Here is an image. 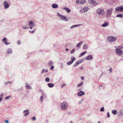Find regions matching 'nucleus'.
Instances as JSON below:
<instances>
[{
	"label": "nucleus",
	"instance_id": "obj_61",
	"mask_svg": "<svg viewBox=\"0 0 123 123\" xmlns=\"http://www.w3.org/2000/svg\"><path fill=\"white\" fill-rule=\"evenodd\" d=\"M12 81H10L8 82V83H12Z\"/></svg>",
	"mask_w": 123,
	"mask_h": 123
},
{
	"label": "nucleus",
	"instance_id": "obj_13",
	"mask_svg": "<svg viewBox=\"0 0 123 123\" xmlns=\"http://www.w3.org/2000/svg\"><path fill=\"white\" fill-rule=\"evenodd\" d=\"M92 58V57L91 55H89L86 58V60H90Z\"/></svg>",
	"mask_w": 123,
	"mask_h": 123
},
{
	"label": "nucleus",
	"instance_id": "obj_25",
	"mask_svg": "<svg viewBox=\"0 0 123 123\" xmlns=\"http://www.w3.org/2000/svg\"><path fill=\"white\" fill-rule=\"evenodd\" d=\"M86 2V1L85 0H80V4H83Z\"/></svg>",
	"mask_w": 123,
	"mask_h": 123
},
{
	"label": "nucleus",
	"instance_id": "obj_60",
	"mask_svg": "<svg viewBox=\"0 0 123 123\" xmlns=\"http://www.w3.org/2000/svg\"><path fill=\"white\" fill-rule=\"evenodd\" d=\"M48 70L46 69L45 70V73H47V72H48Z\"/></svg>",
	"mask_w": 123,
	"mask_h": 123
},
{
	"label": "nucleus",
	"instance_id": "obj_24",
	"mask_svg": "<svg viewBox=\"0 0 123 123\" xmlns=\"http://www.w3.org/2000/svg\"><path fill=\"white\" fill-rule=\"evenodd\" d=\"M7 52L8 54H11L12 53V50L11 49H7Z\"/></svg>",
	"mask_w": 123,
	"mask_h": 123
},
{
	"label": "nucleus",
	"instance_id": "obj_40",
	"mask_svg": "<svg viewBox=\"0 0 123 123\" xmlns=\"http://www.w3.org/2000/svg\"><path fill=\"white\" fill-rule=\"evenodd\" d=\"M76 3L77 4H80V0H76Z\"/></svg>",
	"mask_w": 123,
	"mask_h": 123
},
{
	"label": "nucleus",
	"instance_id": "obj_53",
	"mask_svg": "<svg viewBox=\"0 0 123 123\" xmlns=\"http://www.w3.org/2000/svg\"><path fill=\"white\" fill-rule=\"evenodd\" d=\"M44 71L45 69L44 68L43 69L42 72L41 73L43 74L44 72Z\"/></svg>",
	"mask_w": 123,
	"mask_h": 123
},
{
	"label": "nucleus",
	"instance_id": "obj_21",
	"mask_svg": "<svg viewBox=\"0 0 123 123\" xmlns=\"http://www.w3.org/2000/svg\"><path fill=\"white\" fill-rule=\"evenodd\" d=\"M108 24V22H105L104 24H103L102 26L103 27H105Z\"/></svg>",
	"mask_w": 123,
	"mask_h": 123
},
{
	"label": "nucleus",
	"instance_id": "obj_30",
	"mask_svg": "<svg viewBox=\"0 0 123 123\" xmlns=\"http://www.w3.org/2000/svg\"><path fill=\"white\" fill-rule=\"evenodd\" d=\"M86 51H85L82 53H81V54L80 55H79V57H80L82 56H83V55H84L86 53Z\"/></svg>",
	"mask_w": 123,
	"mask_h": 123
},
{
	"label": "nucleus",
	"instance_id": "obj_55",
	"mask_svg": "<svg viewBox=\"0 0 123 123\" xmlns=\"http://www.w3.org/2000/svg\"><path fill=\"white\" fill-rule=\"evenodd\" d=\"M83 43V42L82 41V42H80L79 43V44H80V45L81 44H82Z\"/></svg>",
	"mask_w": 123,
	"mask_h": 123
},
{
	"label": "nucleus",
	"instance_id": "obj_2",
	"mask_svg": "<svg viewBox=\"0 0 123 123\" xmlns=\"http://www.w3.org/2000/svg\"><path fill=\"white\" fill-rule=\"evenodd\" d=\"M113 10L112 8L108 9L107 10L106 12V17L107 18H109L111 17Z\"/></svg>",
	"mask_w": 123,
	"mask_h": 123
},
{
	"label": "nucleus",
	"instance_id": "obj_37",
	"mask_svg": "<svg viewBox=\"0 0 123 123\" xmlns=\"http://www.w3.org/2000/svg\"><path fill=\"white\" fill-rule=\"evenodd\" d=\"M57 15L59 17V18H60V17H61V16L62 15H61V14H60L59 12H57Z\"/></svg>",
	"mask_w": 123,
	"mask_h": 123
},
{
	"label": "nucleus",
	"instance_id": "obj_54",
	"mask_svg": "<svg viewBox=\"0 0 123 123\" xmlns=\"http://www.w3.org/2000/svg\"><path fill=\"white\" fill-rule=\"evenodd\" d=\"M30 27V28L31 29H32L35 26H31Z\"/></svg>",
	"mask_w": 123,
	"mask_h": 123
},
{
	"label": "nucleus",
	"instance_id": "obj_3",
	"mask_svg": "<svg viewBox=\"0 0 123 123\" xmlns=\"http://www.w3.org/2000/svg\"><path fill=\"white\" fill-rule=\"evenodd\" d=\"M123 49V47H121L120 49H116V54L120 56L123 54V52L120 49Z\"/></svg>",
	"mask_w": 123,
	"mask_h": 123
},
{
	"label": "nucleus",
	"instance_id": "obj_47",
	"mask_svg": "<svg viewBox=\"0 0 123 123\" xmlns=\"http://www.w3.org/2000/svg\"><path fill=\"white\" fill-rule=\"evenodd\" d=\"M5 123H9L8 120H4Z\"/></svg>",
	"mask_w": 123,
	"mask_h": 123
},
{
	"label": "nucleus",
	"instance_id": "obj_29",
	"mask_svg": "<svg viewBox=\"0 0 123 123\" xmlns=\"http://www.w3.org/2000/svg\"><path fill=\"white\" fill-rule=\"evenodd\" d=\"M117 112V111L115 110H113L112 111V113L114 115L116 114Z\"/></svg>",
	"mask_w": 123,
	"mask_h": 123
},
{
	"label": "nucleus",
	"instance_id": "obj_4",
	"mask_svg": "<svg viewBox=\"0 0 123 123\" xmlns=\"http://www.w3.org/2000/svg\"><path fill=\"white\" fill-rule=\"evenodd\" d=\"M96 12L97 14H100L101 15H103L105 13L104 10L101 8L98 9L96 11Z\"/></svg>",
	"mask_w": 123,
	"mask_h": 123
},
{
	"label": "nucleus",
	"instance_id": "obj_8",
	"mask_svg": "<svg viewBox=\"0 0 123 123\" xmlns=\"http://www.w3.org/2000/svg\"><path fill=\"white\" fill-rule=\"evenodd\" d=\"M89 10V8L88 7H85L81 9L80 12L81 13H83L87 12Z\"/></svg>",
	"mask_w": 123,
	"mask_h": 123
},
{
	"label": "nucleus",
	"instance_id": "obj_62",
	"mask_svg": "<svg viewBox=\"0 0 123 123\" xmlns=\"http://www.w3.org/2000/svg\"><path fill=\"white\" fill-rule=\"evenodd\" d=\"M76 64L77 65L79 64V63L78 62H77V63H76Z\"/></svg>",
	"mask_w": 123,
	"mask_h": 123
},
{
	"label": "nucleus",
	"instance_id": "obj_7",
	"mask_svg": "<svg viewBox=\"0 0 123 123\" xmlns=\"http://www.w3.org/2000/svg\"><path fill=\"white\" fill-rule=\"evenodd\" d=\"M89 2L90 3H91L93 5L95 6H97L98 3L96 1L93 0H89Z\"/></svg>",
	"mask_w": 123,
	"mask_h": 123
},
{
	"label": "nucleus",
	"instance_id": "obj_56",
	"mask_svg": "<svg viewBox=\"0 0 123 123\" xmlns=\"http://www.w3.org/2000/svg\"><path fill=\"white\" fill-rule=\"evenodd\" d=\"M81 79L82 80H84V78L82 76V77H81Z\"/></svg>",
	"mask_w": 123,
	"mask_h": 123
},
{
	"label": "nucleus",
	"instance_id": "obj_10",
	"mask_svg": "<svg viewBox=\"0 0 123 123\" xmlns=\"http://www.w3.org/2000/svg\"><path fill=\"white\" fill-rule=\"evenodd\" d=\"M29 26H35L36 25L35 23L32 21H31L29 22Z\"/></svg>",
	"mask_w": 123,
	"mask_h": 123
},
{
	"label": "nucleus",
	"instance_id": "obj_20",
	"mask_svg": "<svg viewBox=\"0 0 123 123\" xmlns=\"http://www.w3.org/2000/svg\"><path fill=\"white\" fill-rule=\"evenodd\" d=\"M88 48V46L87 45L86 43H85L83 46V49H86Z\"/></svg>",
	"mask_w": 123,
	"mask_h": 123
},
{
	"label": "nucleus",
	"instance_id": "obj_45",
	"mask_svg": "<svg viewBox=\"0 0 123 123\" xmlns=\"http://www.w3.org/2000/svg\"><path fill=\"white\" fill-rule=\"evenodd\" d=\"M54 67L52 65L51 66V67L50 68V70H53L54 69Z\"/></svg>",
	"mask_w": 123,
	"mask_h": 123
},
{
	"label": "nucleus",
	"instance_id": "obj_17",
	"mask_svg": "<svg viewBox=\"0 0 123 123\" xmlns=\"http://www.w3.org/2000/svg\"><path fill=\"white\" fill-rule=\"evenodd\" d=\"M25 85L26 87L28 89H30L31 88V86H29V84L27 83H25Z\"/></svg>",
	"mask_w": 123,
	"mask_h": 123
},
{
	"label": "nucleus",
	"instance_id": "obj_32",
	"mask_svg": "<svg viewBox=\"0 0 123 123\" xmlns=\"http://www.w3.org/2000/svg\"><path fill=\"white\" fill-rule=\"evenodd\" d=\"M83 84V82H81L79 84H78L77 86L78 87H79L81 86V85H82Z\"/></svg>",
	"mask_w": 123,
	"mask_h": 123
},
{
	"label": "nucleus",
	"instance_id": "obj_12",
	"mask_svg": "<svg viewBox=\"0 0 123 123\" xmlns=\"http://www.w3.org/2000/svg\"><path fill=\"white\" fill-rule=\"evenodd\" d=\"M3 42L6 45H7L10 44V43H7L6 38L4 37L3 39L2 40Z\"/></svg>",
	"mask_w": 123,
	"mask_h": 123
},
{
	"label": "nucleus",
	"instance_id": "obj_16",
	"mask_svg": "<svg viewBox=\"0 0 123 123\" xmlns=\"http://www.w3.org/2000/svg\"><path fill=\"white\" fill-rule=\"evenodd\" d=\"M84 92L82 91H80L78 93V95L80 96H81L82 95H84Z\"/></svg>",
	"mask_w": 123,
	"mask_h": 123
},
{
	"label": "nucleus",
	"instance_id": "obj_28",
	"mask_svg": "<svg viewBox=\"0 0 123 123\" xmlns=\"http://www.w3.org/2000/svg\"><path fill=\"white\" fill-rule=\"evenodd\" d=\"M123 113H122V111H121L119 112L118 113V115L119 116H121L123 115Z\"/></svg>",
	"mask_w": 123,
	"mask_h": 123
},
{
	"label": "nucleus",
	"instance_id": "obj_35",
	"mask_svg": "<svg viewBox=\"0 0 123 123\" xmlns=\"http://www.w3.org/2000/svg\"><path fill=\"white\" fill-rule=\"evenodd\" d=\"M43 95L41 96L40 97V102H42L43 100Z\"/></svg>",
	"mask_w": 123,
	"mask_h": 123
},
{
	"label": "nucleus",
	"instance_id": "obj_51",
	"mask_svg": "<svg viewBox=\"0 0 123 123\" xmlns=\"http://www.w3.org/2000/svg\"><path fill=\"white\" fill-rule=\"evenodd\" d=\"M80 45L79 44V43H78L77 44L76 47H80Z\"/></svg>",
	"mask_w": 123,
	"mask_h": 123
},
{
	"label": "nucleus",
	"instance_id": "obj_33",
	"mask_svg": "<svg viewBox=\"0 0 123 123\" xmlns=\"http://www.w3.org/2000/svg\"><path fill=\"white\" fill-rule=\"evenodd\" d=\"M73 62L72 61H70L67 63V65H70L73 63Z\"/></svg>",
	"mask_w": 123,
	"mask_h": 123
},
{
	"label": "nucleus",
	"instance_id": "obj_58",
	"mask_svg": "<svg viewBox=\"0 0 123 123\" xmlns=\"http://www.w3.org/2000/svg\"><path fill=\"white\" fill-rule=\"evenodd\" d=\"M73 66L74 67H76L77 66V64L76 63H75L74 65H73Z\"/></svg>",
	"mask_w": 123,
	"mask_h": 123
},
{
	"label": "nucleus",
	"instance_id": "obj_34",
	"mask_svg": "<svg viewBox=\"0 0 123 123\" xmlns=\"http://www.w3.org/2000/svg\"><path fill=\"white\" fill-rule=\"evenodd\" d=\"M50 79L48 77H46L45 79V81L47 82H48L49 81Z\"/></svg>",
	"mask_w": 123,
	"mask_h": 123
},
{
	"label": "nucleus",
	"instance_id": "obj_36",
	"mask_svg": "<svg viewBox=\"0 0 123 123\" xmlns=\"http://www.w3.org/2000/svg\"><path fill=\"white\" fill-rule=\"evenodd\" d=\"M75 51L74 49H73L71 51L70 53L71 54H73Z\"/></svg>",
	"mask_w": 123,
	"mask_h": 123
},
{
	"label": "nucleus",
	"instance_id": "obj_19",
	"mask_svg": "<svg viewBox=\"0 0 123 123\" xmlns=\"http://www.w3.org/2000/svg\"><path fill=\"white\" fill-rule=\"evenodd\" d=\"M22 28L24 29H27L29 28V27H28L27 25H22Z\"/></svg>",
	"mask_w": 123,
	"mask_h": 123
},
{
	"label": "nucleus",
	"instance_id": "obj_46",
	"mask_svg": "<svg viewBox=\"0 0 123 123\" xmlns=\"http://www.w3.org/2000/svg\"><path fill=\"white\" fill-rule=\"evenodd\" d=\"M32 120L33 121H34L36 120V117H34L32 118Z\"/></svg>",
	"mask_w": 123,
	"mask_h": 123
},
{
	"label": "nucleus",
	"instance_id": "obj_26",
	"mask_svg": "<svg viewBox=\"0 0 123 123\" xmlns=\"http://www.w3.org/2000/svg\"><path fill=\"white\" fill-rule=\"evenodd\" d=\"M48 85L49 87H52L54 86V84H53L51 83H48Z\"/></svg>",
	"mask_w": 123,
	"mask_h": 123
},
{
	"label": "nucleus",
	"instance_id": "obj_63",
	"mask_svg": "<svg viewBox=\"0 0 123 123\" xmlns=\"http://www.w3.org/2000/svg\"><path fill=\"white\" fill-rule=\"evenodd\" d=\"M76 64L77 65L79 64V63L78 62H77V63H76Z\"/></svg>",
	"mask_w": 123,
	"mask_h": 123
},
{
	"label": "nucleus",
	"instance_id": "obj_49",
	"mask_svg": "<svg viewBox=\"0 0 123 123\" xmlns=\"http://www.w3.org/2000/svg\"><path fill=\"white\" fill-rule=\"evenodd\" d=\"M107 117H110V115L109 114V112H108L107 113Z\"/></svg>",
	"mask_w": 123,
	"mask_h": 123
},
{
	"label": "nucleus",
	"instance_id": "obj_5",
	"mask_svg": "<svg viewBox=\"0 0 123 123\" xmlns=\"http://www.w3.org/2000/svg\"><path fill=\"white\" fill-rule=\"evenodd\" d=\"M117 38L116 37L110 36L107 37V39L108 41L110 42H112L116 41Z\"/></svg>",
	"mask_w": 123,
	"mask_h": 123
},
{
	"label": "nucleus",
	"instance_id": "obj_31",
	"mask_svg": "<svg viewBox=\"0 0 123 123\" xmlns=\"http://www.w3.org/2000/svg\"><path fill=\"white\" fill-rule=\"evenodd\" d=\"M75 57L73 56H71V61H72L73 62L74 60H75Z\"/></svg>",
	"mask_w": 123,
	"mask_h": 123
},
{
	"label": "nucleus",
	"instance_id": "obj_41",
	"mask_svg": "<svg viewBox=\"0 0 123 123\" xmlns=\"http://www.w3.org/2000/svg\"><path fill=\"white\" fill-rule=\"evenodd\" d=\"M11 97V96H7L6 97H5V99H8L10 97Z\"/></svg>",
	"mask_w": 123,
	"mask_h": 123
},
{
	"label": "nucleus",
	"instance_id": "obj_42",
	"mask_svg": "<svg viewBox=\"0 0 123 123\" xmlns=\"http://www.w3.org/2000/svg\"><path fill=\"white\" fill-rule=\"evenodd\" d=\"M29 32L30 33H34V32H35V31L34 30L32 31H29Z\"/></svg>",
	"mask_w": 123,
	"mask_h": 123
},
{
	"label": "nucleus",
	"instance_id": "obj_59",
	"mask_svg": "<svg viewBox=\"0 0 123 123\" xmlns=\"http://www.w3.org/2000/svg\"><path fill=\"white\" fill-rule=\"evenodd\" d=\"M84 68V67H80V69L81 70H82Z\"/></svg>",
	"mask_w": 123,
	"mask_h": 123
},
{
	"label": "nucleus",
	"instance_id": "obj_43",
	"mask_svg": "<svg viewBox=\"0 0 123 123\" xmlns=\"http://www.w3.org/2000/svg\"><path fill=\"white\" fill-rule=\"evenodd\" d=\"M83 60H78L77 62L79 63H80L82 62Z\"/></svg>",
	"mask_w": 123,
	"mask_h": 123
},
{
	"label": "nucleus",
	"instance_id": "obj_9",
	"mask_svg": "<svg viewBox=\"0 0 123 123\" xmlns=\"http://www.w3.org/2000/svg\"><path fill=\"white\" fill-rule=\"evenodd\" d=\"M4 4L5 6V8L6 9L8 8L9 6V5L8 2L6 1H5L4 2Z\"/></svg>",
	"mask_w": 123,
	"mask_h": 123
},
{
	"label": "nucleus",
	"instance_id": "obj_50",
	"mask_svg": "<svg viewBox=\"0 0 123 123\" xmlns=\"http://www.w3.org/2000/svg\"><path fill=\"white\" fill-rule=\"evenodd\" d=\"M63 64L62 63H61V68H63Z\"/></svg>",
	"mask_w": 123,
	"mask_h": 123
},
{
	"label": "nucleus",
	"instance_id": "obj_11",
	"mask_svg": "<svg viewBox=\"0 0 123 123\" xmlns=\"http://www.w3.org/2000/svg\"><path fill=\"white\" fill-rule=\"evenodd\" d=\"M60 18L63 20L66 21H68V19H67L63 15H62L61 17H60Z\"/></svg>",
	"mask_w": 123,
	"mask_h": 123
},
{
	"label": "nucleus",
	"instance_id": "obj_27",
	"mask_svg": "<svg viewBox=\"0 0 123 123\" xmlns=\"http://www.w3.org/2000/svg\"><path fill=\"white\" fill-rule=\"evenodd\" d=\"M116 17L119 18H122L123 17V15L122 14H119L117 15L116 16Z\"/></svg>",
	"mask_w": 123,
	"mask_h": 123
},
{
	"label": "nucleus",
	"instance_id": "obj_57",
	"mask_svg": "<svg viewBox=\"0 0 123 123\" xmlns=\"http://www.w3.org/2000/svg\"><path fill=\"white\" fill-rule=\"evenodd\" d=\"M66 85L65 84H63L62 85V87L64 86H66Z\"/></svg>",
	"mask_w": 123,
	"mask_h": 123
},
{
	"label": "nucleus",
	"instance_id": "obj_14",
	"mask_svg": "<svg viewBox=\"0 0 123 123\" xmlns=\"http://www.w3.org/2000/svg\"><path fill=\"white\" fill-rule=\"evenodd\" d=\"M63 9L65 10L66 12L68 13H69L71 11V10L67 7H64L63 8Z\"/></svg>",
	"mask_w": 123,
	"mask_h": 123
},
{
	"label": "nucleus",
	"instance_id": "obj_1",
	"mask_svg": "<svg viewBox=\"0 0 123 123\" xmlns=\"http://www.w3.org/2000/svg\"><path fill=\"white\" fill-rule=\"evenodd\" d=\"M61 109L64 111H66L68 107V104L67 102H63L61 104Z\"/></svg>",
	"mask_w": 123,
	"mask_h": 123
},
{
	"label": "nucleus",
	"instance_id": "obj_48",
	"mask_svg": "<svg viewBox=\"0 0 123 123\" xmlns=\"http://www.w3.org/2000/svg\"><path fill=\"white\" fill-rule=\"evenodd\" d=\"M17 43L18 44H20L21 43V42L20 40H18L17 42Z\"/></svg>",
	"mask_w": 123,
	"mask_h": 123
},
{
	"label": "nucleus",
	"instance_id": "obj_15",
	"mask_svg": "<svg viewBox=\"0 0 123 123\" xmlns=\"http://www.w3.org/2000/svg\"><path fill=\"white\" fill-rule=\"evenodd\" d=\"M24 113L25 114L24 115V116H27L29 115V111L28 110H25L24 111Z\"/></svg>",
	"mask_w": 123,
	"mask_h": 123
},
{
	"label": "nucleus",
	"instance_id": "obj_64",
	"mask_svg": "<svg viewBox=\"0 0 123 123\" xmlns=\"http://www.w3.org/2000/svg\"><path fill=\"white\" fill-rule=\"evenodd\" d=\"M81 103V101H80L79 102V104H80Z\"/></svg>",
	"mask_w": 123,
	"mask_h": 123
},
{
	"label": "nucleus",
	"instance_id": "obj_22",
	"mask_svg": "<svg viewBox=\"0 0 123 123\" xmlns=\"http://www.w3.org/2000/svg\"><path fill=\"white\" fill-rule=\"evenodd\" d=\"M4 93H2L0 95V103L2 100V98L3 96Z\"/></svg>",
	"mask_w": 123,
	"mask_h": 123
},
{
	"label": "nucleus",
	"instance_id": "obj_52",
	"mask_svg": "<svg viewBox=\"0 0 123 123\" xmlns=\"http://www.w3.org/2000/svg\"><path fill=\"white\" fill-rule=\"evenodd\" d=\"M81 25V24H78L77 25H75V26L76 27H77V26H80Z\"/></svg>",
	"mask_w": 123,
	"mask_h": 123
},
{
	"label": "nucleus",
	"instance_id": "obj_39",
	"mask_svg": "<svg viewBox=\"0 0 123 123\" xmlns=\"http://www.w3.org/2000/svg\"><path fill=\"white\" fill-rule=\"evenodd\" d=\"M108 70L110 72V73H111L112 72V69L111 68H110Z\"/></svg>",
	"mask_w": 123,
	"mask_h": 123
},
{
	"label": "nucleus",
	"instance_id": "obj_38",
	"mask_svg": "<svg viewBox=\"0 0 123 123\" xmlns=\"http://www.w3.org/2000/svg\"><path fill=\"white\" fill-rule=\"evenodd\" d=\"M104 111V108L103 107L101 108L100 109V111Z\"/></svg>",
	"mask_w": 123,
	"mask_h": 123
},
{
	"label": "nucleus",
	"instance_id": "obj_44",
	"mask_svg": "<svg viewBox=\"0 0 123 123\" xmlns=\"http://www.w3.org/2000/svg\"><path fill=\"white\" fill-rule=\"evenodd\" d=\"M76 26H75V25H73L70 28L72 29V28H74L75 27H75Z\"/></svg>",
	"mask_w": 123,
	"mask_h": 123
},
{
	"label": "nucleus",
	"instance_id": "obj_23",
	"mask_svg": "<svg viewBox=\"0 0 123 123\" xmlns=\"http://www.w3.org/2000/svg\"><path fill=\"white\" fill-rule=\"evenodd\" d=\"M53 62L52 61H50L48 63V65L49 66H52L53 65Z\"/></svg>",
	"mask_w": 123,
	"mask_h": 123
},
{
	"label": "nucleus",
	"instance_id": "obj_6",
	"mask_svg": "<svg viewBox=\"0 0 123 123\" xmlns=\"http://www.w3.org/2000/svg\"><path fill=\"white\" fill-rule=\"evenodd\" d=\"M119 11H123V6H120L116 7L115 11L117 12Z\"/></svg>",
	"mask_w": 123,
	"mask_h": 123
},
{
	"label": "nucleus",
	"instance_id": "obj_18",
	"mask_svg": "<svg viewBox=\"0 0 123 123\" xmlns=\"http://www.w3.org/2000/svg\"><path fill=\"white\" fill-rule=\"evenodd\" d=\"M58 6V5L56 4H53L52 5V7L54 8H56Z\"/></svg>",
	"mask_w": 123,
	"mask_h": 123
}]
</instances>
